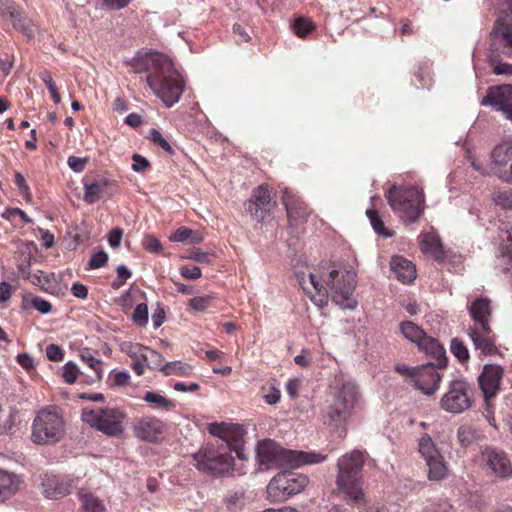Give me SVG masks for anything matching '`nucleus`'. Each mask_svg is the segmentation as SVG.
I'll return each mask as SVG.
<instances>
[{
	"label": "nucleus",
	"mask_w": 512,
	"mask_h": 512,
	"mask_svg": "<svg viewBox=\"0 0 512 512\" xmlns=\"http://www.w3.org/2000/svg\"><path fill=\"white\" fill-rule=\"evenodd\" d=\"M123 236V230L121 228H114L108 235V243L112 248H118L121 243Z\"/></svg>",
	"instance_id": "0e129e2a"
},
{
	"label": "nucleus",
	"mask_w": 512,
	"mask_h": 512,
	"mask_svg": "<svg viewBox=\"0 0 512 512\" xmlns=\"http://www.w3.org/2000/svg\"><path fill=\"white\" fill-rule=\"evenodd\" d=\"M88 161H89L88 158H80L77 156H70L68 158L67 163L71 170H73L76 173H81L85 170Z\"/></svg>",
	"instance_id": "4d7b16f0"
},
{
	"label": "nucleus",
	"mask_w": 512,
	"mask_h": 512,
	"mask_svg": "<svg viewBox=\"0 0 512 512\" xmlns=\"http://www.w3.org/2000/svg\"><path fill=\"white\" fill-rule=\"evenodd\" d=\"M366 215L369 218L370 223L377 234L385 237L392 236V233L386 229L383 220L381 219V217L379 216L378 212L375 209H368L366 211Z\"/></svg>",
	"instance_id": "58836bf2"
},
{
	"label": "nucleus",
	"mask_w": 512,
	"mask_h": 512,
	"mask_svg": "<svg viewBox=\"0 0 512 512\" xmlns=\"http://www.w3.org/2000/svg\"><path fill=\"white\" fill-rule=\"evenodd\" d=\"M81 418L93 429L109 437H118L124 431L126 413L116 407L84 408Z\"/></svg>",
	"instance_id": "9d476101"
},
{
	"label": "nucleus",
	"mask_w": 512,
	"mask_h": 512,
	"mask_svg": "<svg viewBox=\"0 0 512 512\" xmlns=\"http://www.w3.org/2000/svg\"><path fill=\"white\" fill-rule=\"evenodd\" d=\"M309 484V479L303 474L284 471L275 475L269 482L266 492L267 500L271 503H281L289 497L302 492Z\"/></svg>",
	"instance_id": "9b49d317"
},
{
	"label": "nucleus",
	"mask_w": 512,
	"mask_h": 512,
	"mask_svg": "<svg viewBox=\"0 0 512 512\" xmlns=\"http://www.w3.org/2000/svg\"><path fill=\"white\" fill-rule=\"evenodd\" d=\"M297 278L303 291L319 306L327 304L329 294L332 301L343 309L352 310L357 306L353 297L356 274L351 270L329 264L307 276L297 274Z\"/></svg>",
	"instance_id": "f257e3e1"
},
{
	"label": "nucleus",
	"mask_w": 512,
	"mask_h": 512,
	"mask_svg": "<svg viewBox=\"0 0 512 512\" xmlns=\"http://www.w3.org/2000/svg\"><path fill=\"white\" fill-rule=\"evenodd\" d=\"M84 195L83 200L87 204H94L100 200V198L104 195L106 190L114 185L116 186L115 181H111L105 177H99L92 182L84 179Z\"/></svg>",
	"instance_id": "393cba45"
},
{
	"label": "nucleus",
	"mask_w": 512,
	"mask_h": 512,
	"mask_svg": "<svg viewBox=\"0 0 512 512\" xmlns=\"http://www.w3.org/2000/svg\"><path fill=\"white\" fill-rule=\"evenodd\" d=\"M161 372L166 376L177 375L188 377L192 374L193 367L182 361L165 362L164 365L161 366Z\"/></svg>",
	"instance_id": "72a5a7b5"
},
{
	"label": "nucleus",
	"mask_w": 512,
	"mask_h": 512,
	"mask_svg": "<svg viewBox=\"0 0 512 512\" xmlns=\"http://www.w3.org/2000/svg\"><path fill=\"white\" fill-rule=\"evenodd\" d=\"M289 219L300 221L308 216V207L304 201L290 192L285 191L282 197Z\"/></svg>",
	"instance_id": "cd10ccee"
},
{
	"label": "nucleus",
	"mask_w": 512,
	"mask_h": 512,
	"mask_svg": "<svg viewBox=\"0 0 512 512\" xmlns=\"http://www.w3.org/2000/svg\"><path fill=\"white\" fill-rule=\"evenodd\" d=\"M227 507L231 511L241 509L245 503V493L242 490L232 491L228 494L226 499Z\"/></svg>",
	"instance_id": "79ce46f5"
},
{
	"label": "nucleus",
	"mask_w": 512,
	"mask_h": 512,
	"mask_svg": "<svg viewBox=\"0 0 512 512\" xmlns=\"http://www.w3.org/2000/svg\"><path fill=\"white\" fill-rule=\"evenodd\" d=\"M120 351L132 359L131 368L141 376L149 367L148 347L140 343L124 341L119 345Z\"/></svg>",
	"instance_id": "4be33fe9"
},
{
	"label": "nucleus",
	"mask_w": 512,
	"mask_h": 512,
	"mask_svg": "<svg viewBox=\"0 0 512 512\" xmlns=\"http://www.w3.org/2000/svg\"><path fill=\"white\" fill-rule=\"evenodd\" d=\"M130 374L127 371L113 370L109 374L108 382L110 387H123L129 384Z\"/></svg>",
	"instance_id": "c03bdc74"
},
{
	"label": "nucleus",
	"mask_w": 512,
	"mask_h": 512,
	"mask_svg": "<svg viewBox=\"0 0 512 512\" xmlns=\"http://www.w3.org/2000/svg\"><path fill=\"white\" fill-rule=\"evenodd\" d=\"M150 140L155 145L161 147L168 154L172 155L174 153L172 146L169 144V142L162 136V134L158 130H156V129L150 130Z\"/></svg>",
	"instance_id": "8fccbe9b"
},
{
	"label": "nucleus",
	"mask_w": 512,
	"mask_h": 512,
	"mask_svg": "<svg viewBox=\"0 0 512 512\" xmlns=\"http://www.w3.org/2000/svg\"><path fill=\"white\" fill-rule=\"evenodd\" d=\"M473 395V388L466 380L455 379L449 382L448 389L440 400V407L449 413H462L472 406Z\"/></svg>",
	"instance_id": "ddd939ff"
},
{
	"label": "nucleus",
	"mask_w": 512,
	"mask_h": 512,
	"mask_svg": "<svg viewBox=\"0 0 512 512\" xmlns=\"http://www.w3.org/2000/svg\"><path fill=\"white\" fill-rule=\"evenodd\" d=\"M81 512H106L104 502L87 490H80L78 493Z\"/></svg>",
	"instance_id": "7c9ffc66"
},
{
	"label": "nucleus",
	"mask_w": 512,
	"mask_h": 512,
	"mask_svg": "<svg viewBox=\"0 0 512 512\" xmlns=\"http://www.w3.org/2000/svg\"><path fill=\"white\" fill-rule=\"evenodd\" d=\"M390 267L397 279L403 283L410 284L416 278L415 265L403 256H393Z\"/></svg>",
	"instance_id": "bb28decb"
},
{
	"label": "nucleus",
	"mask_w": 512,
	"mask_h": 512,
	"mask_svg": "<svg viewBox=\"0 0 512 512\" xmlns=\"http://www.w3.org/2000/svg\"><path fill=\"white\" fill-rule=\"evenodd\" d=\"M172 242L197 244L202 241V236L188 227H179L169 238Z\"/></svg>",
	"instance_id": "f704fd0d"
},
{
	"label": "nucleus",
	"mask_w": 512,
	"mask_h": 512,
	"mask_svg": "<svg viewBox=\"0 0 512 512\" xmlns=\"http://www.w3.org/2000/svg\"><path fill=\"white\" fill-rule=\"evenodd\" d=\"M418 348L435 360L434 366L442 369L447 365L446 350L440 342L428 335L422 339Z\"/></svg>",
	"instance_id": "a878e982"
},
{
	"label": "nucleus",
	"mask_w": 512,
	"mask_h": 512,
	"mask_svg": "<svg viewBox=\"0 0 512 512\" xmlns=\"http://www.w3.org/2000/svg\"><path fill=\"white\" fill-rule=\"evenodd\" d=\"M457 437L463 447L469 446L475 440V431L470 426H461L458 428Z\"/></svg>",
	"instance_id": "49530a36"
},
{
	"label": "nucleus",
	"mask_w": 512,
	"mask_h": 512,
	"mask_svg": "<svg viewBox=\"0 0 512 512\" xmlns=\"http://www.w3.org/2000/svg\"><path fill=\"white\" fill-rule=\"evenodd\" d=\"M190 258L201 264H209L212 262V255L199 249L192 250Z\"/></svg>",
	"instance_id": "69168bd1"
},
{
	"label": "nucleus",
	"mask_w": 512,
	"mask_h": 512,
	"mask_svg": "<svg viewBox=\"0 0 512 512\" xmlns=\"http://www.w3.org/2000/svg\"><path fill=\"white\" fill-rule=\"evenodd\" d=\"M17 268L19 272V276L23 279L29 280V277L33 275L30 272L31 265V254L30 252L20 251L16 256Z\"/></svg>",
	"instance_id": "4c0bfd02"
},
{
	"label": "nucleus",
	"mask_w": 512,
	"mask_h": 512,
	"mask_svg": "<svg viewBox=\"0 0 512 512\" xmlns=\"http://www.w3.org/2000/svg\"><path fill=\"white\" fill-rule=\"evenodd\" d=\"M482 458L485 467L489 469L493 475L504 479L512 476L511 460L503 450L487 447L482 452Z\"/></svg>",
	"instance_id": "aec40b11"
},
{
	"label": "nucleus",
	"mask_w": 512,
	"mask_h": 512,
	"mask_svg": "<svg viewBox=\"0 0 512 512\" xmlns=\"http://www.w3.org/2000/svg\"><path fill=\"white\" fill-rule=\"evenodd\" d=\"M364 463L363 453L357 450L342 456L337 463V487L355 505L366 502L362 475Z\"/></svg>",
	"instance_id": "423d86ee"
},
{
	"label": "nucleus",
	"mask_w": 512,
	"mask_h": 512,
	"mask_svg": "<svg viewBox=\"0 0 512 512\" xmlns=\"http://www.w3.org/2000/svg\"><path fill=\"white\" fill-rule=\"evenodd\" d=\"M482 106L501 111L512 122V85L491 86L481 100Z\"/></svg>",
	"instance_id": "f3484780"
},
{
	"label": "nucleus",
	"mask_w": 512,
	"mask_h": 512,
	"mask_svg": "<svg viewBox=\"0 0 512 512\" xmlns=\"http://www.w3.org/2000/svg\"><path fill=\"white\" fill-rule=\"evenodd\" d=\"M16 216L20 217L24 223L32 222L31 218L26 214V212L20 208H9L3 213V217L10 221H12Z\"/></svg>",
	"instance_id": "13d9d810"
},
{
	"label": "nucleus",
	"mask_w": 512,
	"mask_h": 512,
	"mask_svg": "<svg viewBox=\"0 0 512 512\" xmlns=\"http://www.w3.org/2000/svg\"><path fill=\"white\" fill-rule=\"evenodd\" d=\"M21 483L18 475L0 469V503L14 496L19 491Z\"/></svg>",
	"instance_id": "c85d7f7f"
},
{
	"label": "nucleus",
	"mask_w": 512,
	"mask_h": 512,
	"mask_svg": "<svg viewBox=\"0 0 512 512\" xmlns=\"http://www.w3.org/2000/svg\"><path fill=\"white\" fill-rule=\"evenodd\" d=\"M493 73L496 75L512 76V64L500 62L493 67Z\"/></svg>",
	"instance_id": "774afa93"
},
{
	"label": "nucleus",
	"mask_w": 512,
	"mask_h": 512,
	"mask_svg": "<svg viewBox=\"0 0 512 512\" xmlns=\"http://www.w3.org/2000/svg\"><path fill=\"white\" fill-rule=\"evenodd\" d=\"M506 233V238L500 244L499 260L504 266L503 270L509 272L512 270V227Z\"/></svg>",
	"instance_id": "473e14b6"
},
{
	"label": "nucleus",
	"mask_w": 512,
	"mask_h": 512,
	"mask_svg": "<svg viewBox=\"0 0 512 512\" xmlns=\"http://www.w3.org/2000/svg\"><path fill=\"white\" fill-rule=\"evenodd\" d=\"M79 374V369L77 365L73 362H68L62 367V377L64 381L68 384H73L76 382Z\"/></svg>",
	"instance_id": "de8ad7c7"
},
{
	"label": "nucleus",
	"mask_w": 512,
	"mask_h": 512,
	"mask_svg": "<svg viewBox=\"0 0 512 512\" xmlns=\"http://www.w3.org/2000/svg\"><path fill=\"white\" fill-rule=\"evenodd\" d=\"M213 300L211 295L198 296L189 300V306L196 311H204L211 306Z\"/></svg>",
	"instance_id": "09e8293b"
},
{
	"label": "nucleus",
	"mask_w": 512,
	"mask_h": 512,
	"mask_svg": "<svg viewBox=\"0 0 512 512\" xmlns=\"http://www.w3.org/2000/svg\"><path fill=\"white\" fill-rule=\"evenodd\" d=\"M29 281L33 285L39 286L42 290L49 293H54L57 287L55 275L41 270L33 273V275L29 277Z\"/></svg>",
	"instance_id": "2f4dec72"
},
{
	"label": "nucleus",
	"mask_w": 512,
	"mask_h": 512,
	"mask_svg": "<svg viewBox=\"0 0 512 512\" xmlns=\"http://www.w3.org/2000/svg\"><path fill=\"white\" fill-rule=\"evenodd\" d=\"M386 198L392 210L400 213L406 222H416L424 212L425 196L423 190L418 187L393 185L388 190Z\"/></svg>",
	"instance_id": "0eeeda50"
},
{
	"label": "nucleus",
	"mask_w": 512,
	"mask_h": 512,
	"mask_svg": "<svg viewBox=\"0 0 512 512\" xmlns=\"http://www.w3.org/2000/svg\"><path fill=\"white\" fill-rule=\"evenodd\" d=\"M493 33L502 48V53L512 58V0H506V9L496 20Z\"/></svg>",
	"instance_id": "6ab92c4d"
},
{
	"label": "nucleus",
	"mask_w": 512,
	"mask_h": 512,
	"mask_svg": "<svg viewBox=\"0 0 512 512\" xmlns=\"http://www.w3.org/2000/svg\"><path fill=\"white\" fill-rule=\"evenodd\" d=\"M491 170L505 183L512 185V144L504 142L492 150Z\"/></svg>",
	"instance_id": "a211bd4d"
},
{
	"label": "nucleus",
	"mask_w": 512,
	"mask_h": 512,
	"mask_svg": "<svg viewBox=\"0 0 512 512\" xmlns=\"http://www.w3.org/2000/svg\"><path fill=\"white\" fill-rule=\"evenodd\" d=\"M504 370L501 366L495 364H487L484 366L482 373L478 377L480 389L484 396L485 416L488 421H494V404L492 400L496 397L500 390L501 381Z\"/></svg>",
	"instance_id": "4468645a"
},
{
	"label": "nucleus",
	"mask_w": 512,
	"mask_h": 512,
	"mask_svg": "<svg viewBox=\"0 0 512 512\" xmlns=\"http://www.w3.org/2000/svg\"><path fill=\"white\" fill-rule=\"evenodd\" d=\"M257 458L265 469L290 467L297 468L303 464H317L326 459V455L315 452L288 450L275 441L267 439L259 442Z\"/></svg>",
	"instance_id": "20e7f679"
},
{
	"label": "nucleus",
	"mask_w": 512,
	"mask_h": 512,
	"mask_svg": "<svg viewBox=\"0 0 512 512\" xmlns=\"http://www.w3.org/2000/svg\"><path fill=\"white\" fill-rule=\"evenodd\" d=\"M14 184L17 187L19 194L23 197V199L27 203L32 202V193H31L30 187L27 184L26 179L24 178V176L21 173H19V172L15 173Z\"/></svg>",
	"instance_id": "37998d69"
},
{
	"label": "nucleus",
	"mask_w": 512,
	"mask_h": 512,
	"mask_svg": "<svg viewBox=\"0 0 512 512\" xmlns=\"http://www.w3.org/2000/svg\"><path fill=\"white\" fill-rule=\"evenodd\" d=\"M31 305L34 309H36L42 314H47L52 310L51 303L39 296L33 297L31 299Z\"/></svg>",
	"instance_id": "052dcab7"
},
{
	"label": "nucleus",
	"mask_w": 512,
	"mask_h": 512,
	"mask_svg": "<svg viewBox=\"0 0 512 512\" xmlns=\"http://www.w3.org/2000/svg\"><path fill=\"white\" fill-rule=\"evenodd\" d=\"M0 15L9 20L13 27L28 39L34 38L37 26L14 0H0Z\"/></svg>",
	"instance_id": "dca6fc26"
},
{
	"label": "nucleus",
	"mask_w": 512,
	"mask_h": 512,
	"mask_svg": "<svg viewBox=\"0 0 512 512\" xmlns=\"http://www.w3.org/2000/svg\"><path fill=\"white\" fill-rule=\"evenodd\" d=\"M419 239V246L424 254H429L436 260H440L443 258V247L440 238L436 233H421Z\"/></svg>",
	"instance_id": "c756f323"
},
{
	"label": "nucleus",
	"mask_w": 512,
	"mask_h": 512,
	"mask_svg": "<svg viewBox=\"0 0 512 512\" xmlns=\"http://www.w3.org/2000/svg\"><path fill=\"white\" fill-rule=\"evenodd\" d=\"M81 359L96 372L98 378H101V359L94 357L89 351L83 352Z\"/></svg>",
	"instance_id": "864d4df0"
},
{
	"label": "nucleus",
	"mask_w": 512,
	"mask_h": 512,
	"mask_svg": "<svg viewBox=\"0 0 512 512\" xmlns=\"http://www.w3.org/2000/svg\"><path fill=\"white\" fill-rule=\"evenodd\" d=\"M148 355H149V360H150L148 368L159 369L161 371V366L164 365L163 356L159 352H157L153 349H150L149 347H148Z\"/></svg>",
	"instance_id": "e2e57ef3"
},
{
	"label": "nucleus",
	"mask_w": 512,
	"mask_h": 512,
	"mask_svg": "<svg viewBox=\"0 0 512 512\" xmlns=\"http://www.w3.org/2000/svg\"><path fill=\"white\" fill-rule=\"evenodd\" d=\"M209 431L219 436L214 443H207L192 455L194 465L199 471L209 474H224L230 471L234 458L231 455L230 443L225 437L222 424H212Z\"/></svg>",
	"instance_id": "7ed1b4c3"
},
{
	"label": "nucleus",
	"mask_w": 512,
	"mask_h": 512,
	"mask_svg": "<svg viewBox=\"0 0 512 512\" xmlns=\"http://www.w3.org/2000/svg\"><path fill=\"white\" fill-rule=\"evenodd\" d=\"M132 320L133 322L140 326L145 327L148 323V306L145 303H140L136 306L134 309V312L132 314Z\"/></svg>",
	"instance_id": "a18cd8bd"
},
{
	"label": "nucleus",
	"mask_w": 512,
	"mask_h": 512,
	"mask_svg": "<svg viewBox=\"0 0 512 512\" xmlns=\"http://www.w3.org/2000/svg\"><path fill=\"white\" fill-rule=\"evenodd\" d=\"M134 73L145 74L147 86L170 108L179 102L185 81L173 61L162 53H147L131 63Z\"/></svg>",
	"instance_id": "f03ea898"
},
{
	"label": "nucleus",
	"mask_w": 512,
	"mask_h": 512,
	"mask_svg": "<svg viewBox=\"0 0 512 512\" xmlns=\"http://www.w3.org/2000/svg\"><path fill=\"white\" fill-rule=\"evenodd\" d=\"M143 247L151 253H159L162 251L160 241L152 235H148L143 240Z\"/></svg>",
	"instance_id": "bf43d9fd"
},
{
	"label": "nucleus",
	"mask_w": 512,
	"mask_h": 512,
	"mask_svg": "<svg viewBox=\"0 0 512 512\" xmlns=\"http://www.w3.org/2000/svg\"><path fill=\"white\" fill-rule=\"evenodd\" d=\"M358 400V390L354 383H343L334 402L324 413V423L333 428H341L340 435H346L345 424L352 416Z\"/></svg>",
	"instance_id": "1a4fd4ad"
},
{
	"label": "nucleus",
	"mask_w": 512,
	"mask_h": 512,
	"mask_svg": "<svg viewBox=\"0 0 512 512\" xmlns=\"http://www.w3.org/2000/svg\"><path fill=\"white\" fill-rule=\"evenodd\" d=\"M143 400L152 404L154 408L162 409L165 411H171L176 407L174 401L167 399L161 394L153 391L145 392Z\"/></svg>",
	"instance_id": "e433bc0d"
},
{
	"label": "nucleus",
	"mask_w": 512,
	"mask_h": 512,
	"mask_svg": "<svg viewBox=\"0 0 512 512\" xmlns=\"http://www.w3.org/2000/svg\"><path fill=\"white\" fill-rule=\"evenodd\" d=\"M418 451L428 467L429 480L440 481L446 478L448 474L447 464L430 435L424 434L421 436L418 441Z\"/></svg>",
	"instance_id": "2eb2a0df"
},
{
	"label": "nucleus",
	"mask_w": 512,
	"mask_h": 512,
	"mask_svg": "<svg viewBox=\"0 0 512 512\" xmlns=\"http://www.w3.org/2000/svg\"><path fill=\"white\" fill-rule=\"evenodd\" d=\"M473 325L468 329L476 350L483 355H494L498 352L496 346L497 337L490 326L492 308L488 298H476L468 308Z\"/></svg>",
	"instance_id": "39448f33"
},
{
	"label": "nucleus",
	"mask_w": 512,
	"mask_h": 512,
	"mask_svg": "<svg viewBox=\"0 0 512 512\" xmlns=\"http://www.w3.org/2000/svg\"><path fill=\"white\" fill-rule=\"evenodd\" d=\"M432 363L419 367H409L405 364L395 366L396 372L404 376L409 384L426 395H433L439 388L442 375Z\"/></svg>",
	"instance_id": "f8f14e48"
},
{
	"label": "nucleus",
	"mask_w": 512,
	"mask_h": 512,
	"mask_svg": "<svg viewBox=\"0 0 512 512\" xmlns=\"http://www.w3.org/2000/svg\"><path fill=\"white\" fill-rule=\"evenodd\" d=\"M272 207L271 193L267 185L256 187L245 205L246 211L259 220H263Z\"/></svg>",
	"instance_id": "412c9836"
},
{
	"label": "nucleus",
	"mask_w": 512,
	"mask_h": 512,
	"mask_svg": "<svg viewBox=\"0 0 512 512\" xmlns=\"http://www.w3.org/2000/svg\"><path fill=\"white\" fill-rule=\"evenodd\" d=\"M451 353L459 360L461 363H465L469 360V351L466 345L458 338H453L450 344Z\"/></svg>",
	"instance_id": "a19ab883"
},
{
	"label": "nucleus",
	"mask_w": 512,
	"mask_h": 512,
	"mask_svg": "<svg viewBox=\"0 0 512 512\" xmlns=\"http://www.w3.org/2000/svg\"><path fill=\"white\" fill-rule=\"evenodd\" d=\"M132 170L135 172H144L151 167L150 162L140 154H133L132 156Z\"/></svg>",
	"instance_id": "5fc2aeb1"
},
{
	"label": "nucleus",
	"mask_w": 512,
	"mask_h": 512,
	"mask_svg": "<svg viewBox=\"0 0 512 512\" xmlns=\"http://www.w3.org/2000/svg\"><path fill=\"white\" fill-rule=\"evenodd\" d=\"M41 486L46 498L59 499L71 493L73 483L71 479L66 477L45 475Z\"/></svg>",
	"instance_id": "b1692460"
},
{
	"label": "nucleus",
	"mask_w": 512,
	"mask_h": 512,
	"mask_svg": "<svg viewBox=\"0 0 512 512\" xmlns=\"http://www.w3.org/2000/svg\"><path fill=\"white\" fill-rule=\"evenodd\" d=\"M46 356L50 361L59 362L64 358V351L56 344H49L46 347Z\"/></svg>",
	"instance_id": "6e6d98bb"
},
{
	"label": "nucleus",
	"mask_w": 512,
	"mask_h": 512,
	"mask_svg": "<svg viewBox=\"0 0 512 512\" xmlns=\"http://www.w3.org/2000/svg\"><path fill=\"white\" fill-rule=\"evenodd\" d=\"M116 272L117 278L111 284L113 289H119L122 287L132 275L130 270L124 265H119L116 269Z\"/></svg>",
	"instance_id": "3c124183"
},
{
	"label": "nucleus",
	"mask_w": 512,
	"mask_h": 512,
	"mask_svg": "<svg viewBox=\"0 0 512 512\" xmlns=\"http://www.w3.org/2000/svg\"><path fill=\"white\" fill-rule=\"evenodd\" d=\"M315 29L313 22L304 17H298L293 24V30L298 37L304 38Z\"/></svg>",
	"instance_id": "ea45409f"
},
{
	"label": "nucleus",
	"mask_w": 512,
	"mask_h": 512,
	"mask_svg": "<svg viewBox=\"0 0 512 512\" xmlns=\"http://www.w3.org/2000/svg\"><path fill=\"white\" fill-rule=\"evenodd\" d=\"M400 330L405 338L414 342L417 346L427 335L425 331L411 321H404L400 325Z\"/></svg>",
	"instance_id": "c9c22d12"
},
{
	"label": "nucleus",
	"mask_w": 512,
	"mask_h": 512,
	"mask_svg": "<svg viewBox=\"0 0 512 512\" xmlns=\"http://www.w3.org/2000/svg\"><path fill=\"white\" fill-rule=\"evenodd\" d=\"M233 33L238 43H245L250 40V36L245 28L240 24L233 25Z\"/></svg>",
	"instance_id": "338daca9"
},
{
	"label": "nucleus",
	"mask_w": 512,
	"mask_h": 512,
	"mask_svg": "<svg viewBox=\"0 0 512 512\" xmlns=\"http://www.w3.org/2000/svg\"><path fill=\"white\" fill-rule=\"evenodd\" d=\"M163 422L152 416L137 418L133 423L134 435L144 441L155 442L163 433Z\"/></svg>",
	"instance_id": "5701e85b"
},
{
	"label": "nucleus",
	"mask_w": 512,
	"mask_h": 512,
	"mask_svg": "<svg viewBox=\"0 0 512 512\" xmlns=\"http://www.w3.org/2000/svg\"><path fill=\"white\" fill-rule=\"evenodd\" d=\"M108 262V255L104 250H99L92 254L89 260V269H98L105 266Z\"/></svg>",
	"instance_id": "603ef678"
},
{
	"label": "nucleus",
	"mask_w": 512,
	"mask_h": 512,
	"mask_svg": "<svg viewBox=\"0 0 512 512\" xmlns=\"http://www.w3.org/2000/svg\"><path fill=\"white\" fill-rule=\"evenodd\" d=\"M180 274L186 279L197 280L201 277L202 272L197 266H182L180 268Z\"/></svg>",
	"instance_id": "680f3d73"
},
{
	"label": "nucleus",
	"mask_w": 512,
	"mask_h": 512,
	"mask_svg": "<svg viewBox=\"0 0 512 512\" xmlns=\"http://www.w3.org/2000/svg\"><path fill=\"white\" fill-rule=\"evenodd\" d=\"M65 433V421L56 406L40 409L32 424L31 439L34 443L44 445L59 442Z\"/></svg>",
	"instance_id": "6e6552de"
}]
</instances>
